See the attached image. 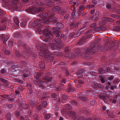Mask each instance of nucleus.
Listing matches in <instances>:
<instances>
[{"instance_id":"8fccbe9b","label":"nucleus","mask_w":120,"mask_h":120,"mask_svg":"<svg viewBox=\"0 0 120 120\" xmlns=\"http://www.w3.org/2000/svg\"><path fill=\"white\" fill-rule=\"evenodd\" d=\"M106 108L104 106H103L102 107V110H106Z\"/></svg>"},{"instance_id":"5fc2aeb1","label":"nucleus","mask_w":120,"mask_h":120,"mask_svg":"<svg viewBox=\"0 0 120 120\" xmlns=\"http://www.w3.org/2000/svg\"><path fill=\"white\" fill-rule=\"evenodd\" d=\"M62 82L64 83H65L66 82L65 81V80L64 79L62 81Z\"/></svg>"},{"instance_id":"f704fd0d","label":"nucleus","mask_w":120,"mask_h":120,"mask_svg":"<svg viewBox=\"0 0 120 120\" xmlns=\"http://www.w3.org/2000/svg\"><path fill=\"white\" fill-rule=\"evenodd\" d=\"M107 78V79H109V80H112L113 79V77L112 76L110 77H108V78Z\"/></svg>"},{"instance_id":"79ce46f5","label":"nucleus","mask_w":120,"mask_h":120,"mask_svg":"<svg viewBox=\"0 0 120 120\" xmlns=\"http://www.w3.org/2000/svg\"><path fill=\"white\" fill-rule=\"evenodd\" d=\"M29 0H22V2L24 3L27 2Z\"/></svg>"},{"instance_id":"58836bf2","label":"nucleus","mask_w":120,"mask_h":120,"mask_svg":"<svg viewBox=\"0 0 120 120\" xmlns=\"http://www.w3.org/2000/svg\"><path fill=\"white\" fill-rule=\"evenodd\" d=\"M106 7L107 8L109 9L111 8V7L110 5L108 4L107 5Z\"/></svg>"},{"instance_id":"9d476101","label":"nucleus","mask_w":120,"mask_h":120,"mask_svg":"<svg viewBox=\"0 0 120 120\" xmlns=\"http://www.w3.org/2000/svg\"><path fill=\"white\" fill-rule=\"evenodd\" d=\"M87 38L86 36L83 37L80 40V43L81 44H83L84 43L86 42V41H85V40Z\"/></svg>"},{"instance_id":"bb28decb","label":"nucleus","mask_w":120,"mask_h":120,"mask_svg":"<svg viewBox=\"0 0 120 120\" xmlns=\"http://www.w3.org/2000/svg\"><path fill=\"white\" fill-rule=\"evenodd\" d=\"M71 104L74 105H77V103L75 101H72L71 102Z\"/></svg>"},{"instance_id":"a19ab883","label":"nucleus","mask_w":120,"mask_h":120,"mask_svg":"<svg viewBox=\"0 0 120 120\" xmlns=\"http://www.w3.org/2000/svg\"><path fill=\"white\" fill-rule=\"evenodd\" d=\"M27 87L28 88H29L30 89L31 88V86L29 84H27Z\"/></svg>"},{"instance_id":"774afa93","label":"nucleus","mask_w":120,"mask_h":120,"mask_svg":"<svg viewBox=\"0 0 120 120\" xmlns=\"http://www.w3.org/2000/svg\"><path fill=\"white\" fill-rule=\"evenodd\" d=\"M91 32V30H90L87 32V34H88L89 33Z\"/></svg>"},{"instance_id":"ddd939ff","label":"nucleus","mask_w":120,"mask_h":120,"mask_svg":"<svg viewBox=\"0 0 120 120\" xmlns=\"http://www.w3.org/2000/svg\"><path fill=\"white\" fill-rule=\"evenodd\" d=\"M12 116V115L10 113H8L6 115V118L7 120H10Z\"/></svg>"},{"instance_id":"49530a36","label":"nucleus","mask_w":120,"mask_h":120,"mask_svg":"<svg viewBox=\"0 0 120 120\" xmlns=\"http://www.w3.org/2000/svg\"><path fill=\"white\" fill-rule=\"evenodd\" d=\"M86 9H89L90 8V6L89 5H87L86 6Z\"/></svg>"},{"instance_id":"69168bd1","label":"nucleus","mask_w":120,"mask_h":120,"mask_svg":"<svg viewBox=\"0 0 120 120\" xmlns=\"http://www.w3.org/2000/svg\"><path fill=\"white\" fill-rule=\"evenodd\" d=\"M66 74L67 75H68L69 74V73L68 72V71H66Z\"/></svg>"},{"instance_id":"393cba45","label":"nucleus","mask_w":120,"mask_h":120,"mask_svg":"<svg viewBox=\"0 0 120 120\" xmlns=\"http://www.w3.org/2000/svg\"><path fill=\"white\" fill-rule=\"evenodd\" d=\"M50 117V115L49 114H46L45 116V117L46 119H49Z\"/></svg>"},{"instance_id":"20e7f679","label":"nucleus","mask_w":120,"mask_h":120,"mask_svg":"<svg viewBox=\"0 0 120 120\" xmlns=\"http://www.w3.org/2000/svg\"><path fill=\"white\" fill-rule=\"evenodd\" d=\"M43 9L42 7H38V8L36 7L31 8L28 9L27 11L30 14H34L38 12L42 11Z\"/></svg>"},{"instance_id":"a18cd8bd","label":"nucleus","mask_w":120,"mask_h":120,"mask_svg":"<svg viewBox=\"0 0 120 120\" xmlns=\"http://www.w3.org/2000/svg\"><path fill=\"white\" fill-rule=\"evenodd\" d=\"M15 54L17 56H20V54L19 52H15Z\"/></svg>"},{"instance_id":"5701e85b","label":"nucleus","mask_w":120,"mask_h":120,"mask_svg":"<svg viewBox=\"0 0 120 120\" xmlns=\"http://www.w3.org/2000/svg\"><path fill=\"white\" fill-rule=\"evenodd\" d=\"M9 37L8 35L5 36L4 37V41H7L9 38Z\"/></svg>"},{"instance_id":"f3484780","label":"nucleus","mask_w":120,"mask_h":120,"mask_svg":"<svg viewBox=\"0 0 120 120\" xmlns=\"http://www.w3.org/2000/svg\"><path fill=\"white\" fill-rule=\"evenodd\" d=\"M60 9V8L59 6H56L53 8H52V11L54 12H55L59 10Z\"/></svg>"},{"instance_id":"cd10ccee","label":"nucleus","mask_w":120,"mask_h":120,"mask_svg":"<svg viewBox=\"0 0 120 120\" xmlns=\"http://www.w3.org/2000/svg\"><path fill=\"white\" fill-rule=\"evenodd\" d=\"M80 52V51L79 50V51H78V53H76V52H75V53H69V55H71H71H73V56H72L71 57H72L73 58V57H74V55H76V53H77V54H78L80 52Z\"/></svg>"},{"instance_id":"052dcab7","label":"nucleus","mask_w":120,"mask_h":120,"mask_svg":"<svg viewBox=\"0 0 120 120\" xmlns=\"http://www.w3.org/2000/svg\"><path fill=\"white\" fill-rule=\"evenodd\" d=\"M43 74V73H41V74L40 75H38V76L39 77L41 76V75H42Z\"/></svg>"},{"instance_id":"7c9ffc66","label":"nucleus","mask_w":120,"mask_h":120,"mask_svg":"<svg viewBox=\"0 0 120 120\" xmlns=\"http://www.w3.org/2000/svg\"><path fill=\"white\" fill-rule=\"evenodd\" d=\"M51 97L53 98H55L56 97V95L55 93H52L51 94Z\"/></svg>"},{"instance_id":"3c124183","label":"nucleus","mask_w":120,"mask_h":120,"mask_svg":"<svg viewBox=\"0 0 120 120\" xmlns=\"http://www.w3.org/2000/svg\"><path fill=\"white\" fill-rule=\"evenodd\" d=\"M110 89L111 90H113L114 89V87L112 86H111L110 87Z\"/></svg>"},{"instance_id":"dca6fc26","label":"nucleus","mask_w":120,"mask_h":120,"mask_svg":"<svg viewBox=\"0 0 120 120\" xmlns=\"http://www.w3.org/2000/svg\"><path fill=\"white\" fill-rule=\"evenodd\" d=\"M14 22L17 25H18L19 23V21L18 18L16 17L14 18Z\"/></svg>"},{"instance_id":"6e6d98bb","label":"nucleus","mask_w":120,"mask_h":120,"mask_svg":"<svg viewBox=\"0 0 120 120\" xmlns=\"http://www.w3.org/2000/svg\"><path fill=\"white\" fill-rule=\"evenodd\" d=\"M101 23V22H100L99 23V25H104L105 24V23H102L101 24H100V23Z\"/></svg>"},{"instance_id":"412c9836","label":"nucleus","mask_w":120,"mask_h":120,"mask_svg":"<svg viewBox=\"0 0 120 120\" xmlns=\"http://www.w3.org/2000/svg\"><path fill=\"white\" fill-rule=\"evenodd\" d=\"M105 77H100V79L101 80V82L102 83H104L105 82Z\"/></svg>"},{"instance_id":"864d4df0","label":"nucleus","mask_w":120,"mask_h":120,"mask_svg":"<svg viewBox=\"0 0 120 120\" xmlns=\"http://www.w3.org/2000/svg\"><path fill=\"white\" fill-rule=\"evenodd\" d=\"M105 20H107V21H109V18H105Z\"/></svg>"},{"instance_id":"4c0bfd02","label":"nucleus","mask_w":120,"mask_h":120,"mask_svg":"<svg viewBox=\"0 0 120 120\" xmlns=\"http://www.w3.org/2000/svg\"><path fill=\"white\" fill-rule=\"evenodd\" d=\"M62 101H61V102L62 103H64L66 102V100L64 99L63 98H62Z\"/></svg>"},{"instance_id":"7ed1b4c3","label":"nucleus","mask_w":120,"mask_h":120,"mask_svg":"<svg viewBox=\"0 0 120 120\" xmlns=\"http://www.w3.org/2000/svg\"><path fill=\"white\" fill-rule=\"evenodd\" d=\"M38 31L40 34H41L43 32L44 33V34H45V38L48 40L47 41H49V40H50L53 38V35L49 30L41 28L39 29Z\"/></svg>"},{"instance_id":"e2e57ef3","label":"nucleus","mask_w":120,"mask_h":120,"mask_svg":"<svg viewBox=\"0 0 120 120\" xmlns=\"http://www.w3.org/2000/svg\"><path fill=\"white\" fill-rule=\"evenodd\" d=\"M117 12L118 13L120 14V9L118 10Z\"/></svg>"},{"instance_id":"a211bd4d","label":"nucleus","mask_w":120,"mask_h":120,"mask_svg":"<svg viewBox=\"0 0 120 120\" xmlns=\"http://www.w3.org/2000/svg\"><path fill=\"white\" fill-rule=\"evenodd\" d=\"M26 22L25 21L21 23V27H24L26 25Z\"/></svg>"},{"instance_id":"680f3d73","label":"nucleus","mask_w":120,"mask_h":120,"mask_svg":"<svg viewBox=\"0 0 120 120\" xmlns=\"http://www.w3.org/2000/svg\"><path fill=\"white\" fill-rule=\"evenodd\" d=\"M68 15H65L64 16V18H67L68 17Z\"/></svg>"},{"instance_id":"09e8293b","label":"nucleus","mask_w":120,"mask_h":120,"mask_svg":"<svg viewBox=\"0 0 120 120\" xmlns=\"http://www.w3.org/2000/svg\"><path fill=\"white\" fill-rule=\"evenodd\" d=\"M41 105H40L38 107V109L39 110H40L41 108Z\"/></svg>"},{"instance_id":"c85d7f7f","label":"nucleus","mask_w":120,"mask_h":120,"mask_svg":"<svg viewBox=\"0 0 120 120\" xmlns=\"http://www.w3.org/2000/svg\"><path fill=\"white\" fill-rule=\"evenodd\" d=\"M56 29H57L56 28H54L51 29L50 30H52L53 33L55 34L56 32L55 31Z\"/></svg>"},{"instance_id":"f8f14e48","label":"nucleus","mask_w":120,"mask_h":120,"mask_svg":"<svg viewBox=\"0 0 120 120\" xmlns=\"http://www.w3.org/2000/svg\"><path fill=\"white\" fill-rule=\"evenodd\" d=\"M39 66L40 68L42 69H43L45 67V64L43 62H41L39 65Z\"/></svg>"},{"instance_id":"4d7b16f0","label":"nucleus","mask_w":120,"mask_h":120,"mask_svg":"<svg viewBox=\"0 0 120 120\" xmlns=\"http://www.w3.org/2000/svg\"><path fill=\"white\" fill-rule=\"evenodd\" d=\"M107 83L109 85V86H110L111 85V83L110 82H108Z\"/></svg>"},{"instance_id":"b1692460","label":"nucleus","mask_w":120,"mask_h":120,"mask_svg":"<svg viewBox=\"0 0 120 120\" xmlns=\"http://www.w3.org/2000/svg\"><path fill=\"white\" fill-rule=\"evenodd\" d=\"M8 44L9 46H12L13 45V43L12 41H10L8 42Z\"/></svg>"},{"instance_id":"c756f323","label":"nucleus","mask_w":120,"mask_h":120,"mask_svg":"<svg viewBox=\"0 0 120 120\" xmlns=\"http://www.w3.org/2000/svg\"><path fill=\"white\" fill-rule=\"evenodd\" d=\"M111 16L112 18H117L118 17V16L115 14H112L111 15Z\"/></svg>"},{"instance_id":"aec40b11","label":"nucleus","mask_w":120,"mask_h":120,"mask_svg":"<svg viewBox=\"0 0 120 120\" xmlns=\"http://www.w3.org/2000/svg\"><path fill=\"white\" fill-rule=\"evenodd\" d=\"M42 106L44 107H45L47 105V103L45 101H43L42 103Z\"/></svg>"},{"instance_id":"c03bdc74","label":"nucleus","mask_w":120,"mask_h":120,"mask_svg":"<svg viewBox=\"0 0 120 120\" xmlns=\"http://www.w3.org/2000/svg\"><path fill=\"white\" fill-rule=\"evenodd\" d=\"M1 96L3 98H7L8 97V96L7 95H1Z\"/></svg>"},{"instance_id":"603ef678","label":"nucleus","mask_w":120,"mask_h":120,"mask_svg":"<svg viewBox=\"0 0 120 120\" xmlns=\"http://www.w3.org/2000/svg\"><path fill=\"white\" fill-rule=\"evenodd\" d=\"M85 29V27H83L80 30H84Z\"/></svg>"},{"instance_id":"9b49d317","label":"nucleus","mask_w":120,"mask_h":120,"mask_svg":"<svg viewBox=\"0 0 120 120\" xmlns=\"http://www.w3.org/2000/svg\"><path fill=\"white\" fill-rule=\"evenodd\" d=\"M53 3L50 0H49L47 1L46 2V4L49 7H50L52 6L53 4Z\"/></svg>"},{"instance_id":"338daca9","label":"nucleus","mask_w":120,"mask_h":120,"mask_svg":"<svg viewBox=\"0 0 120 120\" xmlns=\"http://www.w3.org/2000/svg\"><path fill=\"white\" fill-rule=\"evenodd\" d=\"M94 5H92L91 6V7H92V8L93 7H94Z\"/></svg>"},{"instance_id":"1a4fd4ad","label":"nucleus","mask_w":120,"mask_h":120,"mask_svg":"<svg viewBox=\"0 0 120 120\" xmlns=\"http://www.w3.org/2000/svg\"><path fill=\"white\" fill-rule=\"evenodd\" d=\"M98 14L99 13L98 12H96L94 14V15L92 17V19L93 20H95L98 19Z\"/></svg>"},{"instance_id":"e433bc0d","label":"nucleus","mask_w":120,"mask_h":120,"mask_svg":"<svg viewBox=\"0 0 120 120\" xmlns=\"http://www.w3.org/2000/svg\"><path fill=\"white\" fill-rule=\"evenodd\" d=\"M5 72V70L4 69H2L1 70V73H4Z\"/></svg>"},{"instance_id":"72a5a7b5","label":"nucleus","mask_w":120,"mask_h":120,"mask_svg":"<svg viewBox=\"0 0 120 120\" xmlns=\"http://www.w3.org/2000/svg\"><path fill=\"white\" fill-rule=\"evenodd\" d=\"M119 82V79H116L114 81L115 83L118 82Z\"/></svg>"},{"instance_id":"4be33fe9","label":"nucleus","mask_w":120,"mask_h":120,"mask_svg":"<svg viewBox=\"0 0 120 120\" xmlns=\"http://www.w3.org/2000/svg\"><path fill=\"white\" fill-rule=\"evenodd\" d=\"M22 107L24 109H27L28 108V106L27 104H25L22 105Z\"/></svg>"},{"instance_id":"0eeeda50","label":"nucleus","mask_w":120,"mask_h":120,"mask_svg":"<svg viewBox=\"0 0 120 120\" xmlns=\"http://www.w3.org/2000/svg\"><path fill=\"white\" fill-rule=\"evenodd\" d=\"M54 43L58 45V47L60 48L63 46L62 44V42L60 39H57L56 40Z\"/></svg>"},{"instance_id":"2f4dec72","label":"nucleus","mask_w":120,"mask_h":120,"mask_svg":"<svg viewBox=\"0 0 120 120\" xmlns=\"http://www.w3.org/2000/svg\"><path fill=\"white\" fill-rule=\"evenodd\" d=\"M5 34H2L0 35V39L1 40H3V39L4 37L5 36Z\"/></svg>"},{"instance_id":"ea45409f","label":"nucleus","mask_w":120,"mask_h":120,"mask_svg":"<svg viewBox=\"0 0 120 120\" xmlns=\"http://www.w3.org/2000/svg\"><path fill=\"white\" fill-rule=\"evenodd\" d=\"M78 82L79 84H82L83 83V81L81 80H80Z\"/></svg>"},{"instance_id":"6e6552de","label":"nucleus","mask_w":120,"mask_h":120,"mask_svg":"<svg viewBox=\"0 0 120 120\" xmlns=\"http://www.w3.org/2000/svg\"><path fill=\"white\" fill-rule=\"evenodd\" d=\"M43 79H44L45 81L46 82H51L52 78L51 77H49L47 76L46 77H43Z\"/></svg>"},{"instance_id":"39448f33","label":"nucleus","mask_w":120,"mask_h":120,"mask_svg":"<svg viewBox=\"0 0 120 120\" xmlns=\"http://www.w3.org/2000/svg\"><path fill=\"white\" fill-rule=\"evenodd\" d=\"M13 3L12 5H11V8L13 9H18L20 8L19 7V4L17 1L15 0L13 1Z\"/></svg>"},{"instance_id":"0e129e2a","label":"nucleus","mask_w":120,"mask_h":120,"mask_svg":"<svg viewBox=\"0 0 120 120\" xmlns=\"http://www.w3.org/2000/svg\"><path fill=\"white\" fill-rule=\"evenodd\" d=\"M99 98H100V99H102V96H101V95H100L99 96Z\"/></svg>"},{"instance_id":"de8ad7c7","label":"nucleus","mask_w":120,"mask_h":120,"mask_svg":"<svg viewBox=\"0 0 120 120\" xmlns=\"http://www.w3.org/2000/svg\"><path fill=\"white\" fill-rule=\"evenodd\" d=\"M94 12V9L92 10L91 11V14H93Z\"/></svg>"},{"instance_id":"bf43d9fd","label":"nucleus","mask_w":120,"mask_h":120,"mask_svg":"<svg viewBox=\"0 0 120 120\" xmlns=\"http://www.w3.org/2000/svg\"><path fill=\"white\" fill-rule=\"evenodd\" d=\"M105 68L107 70H109L110 69V68H108V67H107L106 68Z\"/></svg>"},{"instance_id":"c9c22d12","label":"nucleus","mask_w":120,"mask_h":120,"mask_svg":"<svg viewBox=\"0 0 120 120\" xmlns=\"http://www.w3.org/2000/svg\"><path fill=\"white\" fill-rule=\"evenodd\" d=\"M29 73H30L29 72V73H28V74H24L23 75V76L24 77H27L28 76H29Z\"/></svg>"},{"instance_id":"4468645a","label":"nucleus","mask_w":120,"mask_h":120,"mask_svg":"<svg viewBox=\"0 0 120 120\" xmlns=\"http://www.w3.org/2000/svg\"><path fill=\"white\" fill-rule=\"evenodd\" d=\"M10 49L9 48H7L5 50V51L4 52V53L8 55H9L11 53V52L10 51Z\"/></svg>"},{"instance_id":"2eb2a0df","label":"nucleus","mask_w":120,"mask_h":120,"mask_svg":"<svg viewBox=\"0 0 120 120\" xmlns=\"http://www.w3.org/2000/svg\"><path fill=\"white\" fill-rule=\"evenodd\" d=\"M50 48L52 50L57 49V48L55 45L53 44L51 46Z\"/></svg>"},{"instance_id":"423d86ee","label":"nucleus","mask_w":120,"mask_h":120,"mask_svg":"<svg viewBox=\"0 0 120 120\" xmlns=\"http://www.w3.org/2000/svg\"><path fill=\"white\" fill-rule=\"evenodd\" d=\"M34 80V84L39 86H42V84H45L44 82H42L41 80L38 78L35 77Z\"/></svg>"},{"instance_id":"13d9d810","label":"nucleus","mask_w":120,"mask_h":120,"mask_svg":"<svg viewBox=\"0 0 120 120\" xmlns=\"http://www.w3.org/2000/svg\"><path fill=\"white\" fill-rule=\"evenodd\" d=\"M63 120V118L62 117H60V120Z\"/></svg>"},{"instance_id":"a878e982","label":"nucleus","mask_w":120,"mask_h":120,"mask_svg":"<svg viewBox=\"0 0 120 120\" xmlns=\"http://www.w3.org/2000/svg\"><path fill=\"white\" fill-rule=\"evenodd\" d=\"M84 7L83 6H81L79 7V11H81L84 10Z\"/></svg>"},{"instance_id":"37998d69","label":"nucleus","mask_w":120,"mask_h":120,"mask_svg":"<svg viewBox=\"0 0 120 120\" xmlns=\"http://www.w3.org/2000/svg\"><path fill=\"white\" fill-rule=\"evenodd\" d=\"M56 37H59L60 35L59 33L58 32L56 33Z\"/></svg>"},{"instance_id":"473e14b6","label":"nucleus","mask_w":120,"mask_h":120,"mask_svg":"<svg viewBox=\"0 0 120 120\" xmlns=\"http://www.w3.org/2000/svg\"><path fill=\"white\" fill-rule=\"evenodd\" d=\"M0 80L1 82H6V80L4 79L3 78H0Z\"/></svg>"},{"instance_id":"f257e3e1","label":"nucleus","mask_w":120,"mask_h":120,"mask_svg":"<svg viewBox=\"0 0 120 120\" xmlns=\"http://www.w3.org/2000/svg\"><path fill=\"white\" fill-rule=\"evenodd\" d=\"M40 16L42 19L35 20L33 24V26L35 28H39L42 26L41 24V22L46 24L51 22H55L57 20V18L52 19L51 16L48 15L46 12L40 14Z\"/></svg>"},{"instance_id":"f03ea898","label":"nucleus","mask_w":120,"mask_h":120,"mask_svg":"<svg viewBox=\"0 0 120 120\" xmlns=\"http://www.w3.org/2000/svg\"><path fill=\"white\" fill-rule=\"evenodd\" d=\"M39 52V53L41 54L40 55L45 58H47V60L49 61H52L53 57L52 55L49 54V51L46 48H41V47L40 48L38 49Z\"/></svg>"},{"instance_id":"6ab92c4d","label":"nucleus","mask_w":120,"mask_h":120,"mask_svg":"<svg viewBox=\"0 0 120 120\" xmlns=\"http://www.w3.org/2000/svg\"><path fill=\"white\" fill-rule=\"evenodd\" d=\"M65 108L68 109H71V107L70 105L69 104H67L65 105Z\"/></svg>"}]
</instances>
